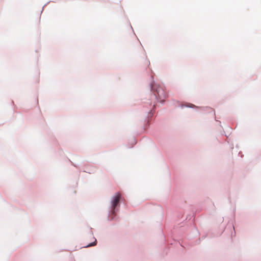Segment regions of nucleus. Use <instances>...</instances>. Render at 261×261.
Returning <instances> with one entry per match:
<instances>
[{"mask_svg":"<svg viewBox=\"0 0 261 261\" xmlns=\"http://www.w3.org/2000/svg\"><path fill=\"white\" fill-rule=\"evenodd\" d=\"M122 201L121 196L118 192L116 193L112 197L109 206L110 210L108 212V220L112 221L117 219L118 217L116 213L119 211Z\"/></svg>","mask_w":261,"mask_h":261,"instance_id":"f257e3e1","label":"nucleus"},{"mask_svg":"<svg viewBox=\"0 0 261 261\" xmlns=\"http://www.w3.org/2000/svg\"><path fill=\"white\" fill-rule=\"evenodd\" d=\"M155 90L153 91V94L158 102L164 104L165 99L167 97V94L164 89L159 85H155Z\"/></svg>","mask_w":261,"mask_h":261,"instance_id":"f03ea898","label":"nucleus"},{"mask_svg":"<svg viewBox=\"0 0 261 261\" xmlns=\"http://www.w3.org/2000/svg\"><path fill=\"white\" fill-rule=\"evenodd\" d=\"M186 108L194 109L196 110H200L202 111L206 112L208 113H213L215 114V111L212 108L209 107H199L196 106L193 104L190 103L189 105H187Z\"/></svg>","mask_w":261,"mask_h":261,"instance_id":"7ed1b4c3","label":"nucleus"},{"mask_svg":"<svg viewBox=\"0 0 261 261\" xmlns=\"http://www.w3.org/2000/svg\"><path fill=\"white\" fill-rule=\"evenodd\" d=\"M128 143L132 145V146L128 147V148H133V146L136 143L135 137L134 136L133 137L129 140Z\"/></svg>","mask_w":261,"mask_h":261,"instance_id":"20e7f679","label":"nucleus"},{"mask_svg":"<svg viewBox=\"0 0 261 261\" xmlns=\"http://www.w3.org/2000/svg\"><path fill=\"white\" fill-rule=\"evenodd\" d=\"M93 241H91L87 244V245H96V239L93 237Z\"/></svg>","mask_w":261,"mask_h":261,"instance_id":"39448f33","label":"nucleus"},{"mask_svg":"<svg viewBox=\"0 0 261 261\" xmlns=\"http://www.w3.org/2000/svg\"><path fill=\"white\" fill-rule=\"evenodd\" d=\"M230 230L231 231V237L232 238L233 233L234 234L236 233L235 231H234V228L233 226H232V227H230Z\"/></svg>","mask_w":261,"mask_h":261,"instance_id":"423d86ee","label":"nucleus"},{"mask_svg":"<svg viewBox=\"0 0 261 261\" xmlns=\"http://www.w3.org/2000/svg\"><path fill=\"white\" fill-rule=\"evenodd\" d=\"M143 127L144 130L146 128H148L149 127V124H148V123H145L143 126Z\"/></svg>","mask_w":261,"mask_h":261,"instance_id":"0eeeda50","label":"nucleus"},{"mask_svg":"<svg viewBox=\"0 0 261 261\" xmlns=\"http://www.w3.org/2000/svg\"><path fill=\"white\" fill-rule=\"evenodd\" d=\"M148 114L150 115V116H152L153 115V112H152L151 111H149L148 112Z\"/></svg>","mask_w":261,"mask_h":261,"instance_id":"6e6552de","label":"nucleus"},{"mask_svg":"<svg viewBox=\"0 0 261 261\" xmlns=\"http://www.w3.org/2000/svg\"><path fill=\"white\" fill-rule=\"evenodd\" d=\"M179 107H180L181 108L183 109V108H186V107H187V105H182V104H181V105H179Z\"/></svg>","mask_w":261,"mask_h":261,"instance_id":"1a4fd4ad","label":"nucleus"},{"mask_svg":"<svg viewBox=\"0 0 261 261\" xmlns=\"http://www.w3.org/2000/svg\"><path fill=\"white\" fill-rule=\"evenodd\" d=\"M239 154L241 158H243L244 156V154L241 151L239 152Z\"/></svg>","mask_w":261,"mask_h":261,"instance_id":"9d476101","label":"nucleus"},{"mask_svg":"<svg viewBox=\"0 0 261 261\" xmlns=\"http://www.w3.org/2000/svg\"><path fill=\"white\" fill-rule=\"evenodd\" d=\"M68 161H69L70 163H71L72 164V165L73 166H74V167H77V166L76 165H75V164H74L73 163H72V162H71V161L69 159H68Z\"/></svg>","mask_w":261,"mask_h":261,"instance_id":"9b49d317","label":"nucleus"},{"mask_svg":"<svg viewBox=\"0 0 261 261\" xmlns=\"http://www.w3.org/2000/svg\"><path fill=\"white\" fill-rule=\"evenodd\" d=\"M150 90H153V86H151V84H150Z\"/></svg>","mask_w":261,"mask_h":261,"instance_id":"f8f14e48","label":"nucleus"},{"mask_svg":"<svg viewBox=\"0 0 261 261\" xmlns=\"http://www.w3.org/2000/svg\"><path fill=\"white\" fill-rule=\"evenodd\" d=\"M163 240H165V236L163 234L162 236Z\"/></svg>","mask_w":261,"mask_h":261,"instance_id":"ddd939ff","label":"nucleus"},{"mask_svg":"<svg viewBox=\"0 0 261 261\" xmlns=\"http://www.w3.org/2000/svg\"><path fill=\"white\" fill-rule=\"evenodd\" d=\"M168 245H173V243H169Z\"/></svg>","mask_w":261,"mask_h":261,"instance_id":"4468645a","label":"nucleus"},{"mask_svg":"<svg viewBox=\"0 0 261 261\" xmlns=\"http://www.w3.org/2000/svg\"><path fill=\"white\" fill-rule=\"evenodd\" d=\"M90 246H88V245H87L85 246V247H89Z\"/></svg>","mask_w":261,"mask_h":261,"instance_id":"2eb2a0df","label":"nucleus"}]
</instances>
